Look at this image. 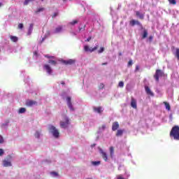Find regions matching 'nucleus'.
Masks as SVG:
<instances>
[{
    "label": "nucleus",
    "mask_w": 179,
    "mask_h": 179,
    "mask_svg": "<svg viewBox=\"0 0 179 179\" xmlns=\"http://www.w3.org/2000/svg\"><path fill=\"white\" fill-rule=\"evenodd\" d=\"M94 146H96V144H93V145H92V148H94Z\"/></svg>",
    "instance_id": "13d9d810"
},
{
    "label": "nucleus",
    "mask_w": 179,
    "mask_h": 179,
    "mask_svg": "<svg viewBox=\"0 0 179 179\" xmlns=\"http://www.w3.org/2000/svg\"><path fill=\"white\" fill-rule=\"evenodd\" d=\"M131 107L132 108H137V104H136V99H135L134 97H131Z\"/></svg>",
    "instance_id": "2eb2a0df"
},
{
    "label": "nucleus",
    "mask_w": 179,
    "mask_h": 179,
    "mask_svg": "<svg viewBox=\"0 0 179 179\" xmlns=\"http://www.w3.org/2000/svg\"><path fill=\"white\" fill-rule=\"evenodd\" d=\"M45 58H48L49 59L51 58H54L52 56H48V55H45Z\"/></svg>",
    "instance_id": "09e8293b"
},
{
    "label": "nucleus",
    "mask_w": 179,
    "mask_h": 179,
    "mask_svg": "<svg viewBox=\"0 0 179 179\" xmlns=\"http://www.w3.org/2000/svg\"><path fill=\"white\" fill-rule=\"evenodd\" d=\"M130 26H135L136 24L137 26H139L141 29H143V26L142 25V23L138 20H132L129 22Z\"/></svg>",
    "instance_id": "39448f33"
},
{
    "label": "nucleus",
    "mask_w": 179,
    "mask_h": 179,
    "mask_svg": "<svg viewBox=\"0 0 179 179\" xmlns=\"http://www.w3.org/2000/svg\"><path fill=\"white\" fill-rule=\"evenodd\" d=\"M48 64H52V65H57V62H55V60H49Z\"/></svg>",
    "instance_id": "473e14b6"
},
{
    "label": "nucleus",
    "mask_w": 179,
    "mask_h": 179,
    "mask_svg": "<svg viewBox=\"0 0 179 179\" xmlns=\"http://www.w3.org/2000/svg\"><path fill=\"white\" fill-rule=\"evenodd\" d=\"M145 93L148 94V96H151L152 97L155 96V94L152 90H150V88H149L148 86L145 87Z\"/></svg>",
    "instance_id": "f8f14e48"
},
{
    "label": "nucleus",
    "mask_w": 179,
    "mask_h": 179,
    "mask_svg": "<svg viewBox=\"0 0 179 179\" xmlns=\"http://www.w3.org/2000/svg\"><path fill=\"white\" fill-rule=\"evenodd\" d=\"M162 76V70H157L154 78L157 82H159V78Z\"/></svg>",
    "instance_id": "9b49d317"
},
{
    "label": "nucleus",
    "mask_w": 179,
    "mask_h": 179,
    "mask_svg": "<svg viewBox=\"0 0 179 179\" xmlns=\"http://www.w3.org/2000/svg\"><path fill=\"white\" fill-rule=\"evenodd\" d=\"M24 113H26V108H20V110H19V113L20 114H23Z\"/></svg>",
    "instance_id": "c85d7f7f"
},
{
    "label": "nucleus",
    "mask_w": 179,
    "mask_h": 179,
    "mask_svg": "<svg viewBox=\"0 0 179 179\" xmlns=\"http://www.w3.org/2000/svg\"><path fill=\"white\" fill-rule=\"evenodd\" d=\"M124 176L126 177L124 178H127V179L129 177H131V174L129 173V172L127 171V169L124 171Z\"/></svg>",
    "instance_id": "cd10ccee"
},
{
    "label": "nucleus",
    "mask_w": 179,
    "mask_h": 179,
    "mask_svg": "<svg viewBox=\"0 0 179 179\" xmlns=\"http://www.w3.org/2000/svg\"><path fill=\"white\" fill-rule=\"evenodd\" d=\"M98 149L101 155L102 159H103L105 162H108V155H107V152H104V150L100 148H98Z\"/></svg>",
    "instance_id": "7ed1b4c3"
},
{
    "label": "nucleus",
    "mask_w": 179,
    "mask_h": 179,
    "mask_svg": "<svg viewBox=\"0 0 179 179\" xmlns=\"http://www.w3.org/2000/svg\"><path fill=\"white\" fill-rule=\"evenodd\" d=\"M42 1H44V0H41Z\"/></svg>",
    "instance_id": "69168bd1"
},
{
    "label": "nucleus",
    "mask_w": 179,
    "mask_h": 179,
    "mask_svg": "<svg viewBox=\"0 0 179 179\" xmlns=\"http://www.w3.org/2000/svg\"><path fill=\"white\" fill-rule=\"evenodd\" d=\"M128 156H129L130 157H132V155L131 154H128Z\"/></svg>",
    "instance_id": "bf43d9fd"
},
{
    "label": "nucleus",
    "mask_w": 179,
    "mask_h": 179,
    "mask_svg": "<svg viewBox=\"0 0 179 179\" xmlns=\"http://www.w3.org/2000/svg\"><path fill=\"white\" fill-rule=\"evenodd\" d=\"M49 131L52 134L54 138H59V131L53 125H50Z\"/></svg>",
    "instance_id": "f257e3e1"
},
{
    "label": "nucleus",
    "mask_w": 179,
    "mask_h": 179,
    "mask_svg": "<svg viewBox=\"0 0 179 179\" xmlns=\"http://www.w3.org/2000/svg\"><path fill=\"white\" fill-rule=\"evenodd\" d=\"M1 6H2V3H0V8H1Z\"/></svg>",
    "instance_id": "052dcab7"
},
{
    "label": "nucleus",
    "mask_w": 179,
    "mask_h": 179,
    "mask_svg": "<svg viewBox=\"0 0 179 179\" xmlns=\"http://www.w3.org/2000/svg\"><path fill=\"white\" fill-rule=\"evenodd\" d=\"M124 132H125V129H117L115 134V136H117V138H121V136L124 135Z\"/></svg>",
    "instance_id": "6e6552de"
},
{
    "label": "nucleus",
    "mask_w": 179,
    "mask_h": 179,
    "mask_svg": "<svg viewBox=\"0 0 179 179\" xmlns=\"http://www.w3.org/2000/svg\"><path fill=\"white\" fill-rule=\"evenodd\" d=\"M63 1H66V0H63Z\"/></svg>",
    "instance_id": "0e129e2a"
},
{
    "label": "nucleus",
    "mask_w": 179,
    "mask_h": 179,
    "mask_svg": "<svg viewBox=\"0 0 179 179\" xmlns=\"http://www.w3.org/2000/svg\"><path fill=\"white\" fill-rule=\"evenodd\" d=\"M61 85H65V82L62 81V82H61Z\"/></svg>",
    "instance_id": "5fc2aeb1"
},
{
    "label": "nucleus",
    "mask_w": 179,
    "mask_h": 179,
    "mask_svg": "<svg viewBox=\"0 0 179 179\" xmlns=\"http://www.w3.org/2000/svg\"><path fill=\"white\" fill-rule=\"evenodd\" d=\"M23 27H24V26H23L22 23H20V24H18V29H23Z\"/></svg>",
    "instance_id": "ea45409f"
},
{
    "label": "nucleus",
    "mask_w": 179,
    "mask_h": 179,
    "mask_svg": "<svg viewBox=\"0 0 179 179\" xmlns=\"http://www.w3.org/2000/svg\"><path fill=\"white\" fill-rule=\"evenodd\" d=\"M146 37H148V31L144 29L143 33V38H146Z\"/></svg>",
    "instance_id": "a878e982"
},
{
    "label": "nucleus",
    "mask_w": 179,
    "mask_h": 179,
    "mask_svg": "<svg viewBox=\"0 0 179 179\" xmlns=\"http://www.w3.org/2000/svg\"><path fill=\"white\" fill-rule=\"evenodd\" d=\"M10 40L13 41V43H17L19 38L11 35L10 36Z\"/></svg>",
    "instance_id": "a211bd4d"
},
{
    "label": "nucleus",
    "mask_w": 179,
    "mask_h": 179,
    "mask_svg": "<svg viewBox=\"0 0 179 179\" xmlns=\"http://www.w3.org/2000/svg\"><path fill=\"white\" fill-rule=\"evenodd\" d=\"M34 24H30L29 29H28V36H30L31 34V33L33 32V27H34Z\"/></svg>",
    "instance_id": "aec40b11"
},
{
    "label": "nucleus",
    "mask_w": 179,
    "mask_h": 179,
    "mask_svg": "<svg viewBox=\"0 0 179 179\" xmlns=\"http://www.w3.org/2000/svg\"><path fill=\"white\" fill-rule=\"evenodd\" d=\"M62 64H64V65H73L76 61L73 59H70L69 60H62Z\"/></svg>",
    "instance_id": "0eeeda50"
},
{
    "label": "nucleus",
    "mask_w": 179,
    "mask_h": 179,
    "mask_svg": "<svg viewBox=\"0 0 179 179\" xmlns=\"http://www.w3.org/2000/svg\"><path fill=\"white\" fill-rule=\"evenodd\" d=\"M97 48H99V45H96L93 48H90L89 45L84 46V50L85 51V52H93L96 51V50H97Z\"/></svg>",
    "instance_id": "20e7f679"
},
{
    "label": "nucleus",
    "mask_w": 179,
    "mask_h": 179,
    "mask_svg": "<svg viewBox=\"0 0 179 179\" xmlns=\"http://www.w3.org/2000/svg\"><path fill=\"white\" fill-rule=\"evenodd\" d=\"M57 15H58V13H54L53 15H52V19H54V17H57Z\"/></svg>",
    "instance_id": "a19ab883"
},
{
    "label": "nucleus",
    "mask_w": 179,
    "mask_h": 179,
    "mask_svg": "<svg viewBox=\"0 0 179 179\" xmlns=\"http://www.w3.org/2000/svg\"><path fill=\"white\" fill-rule=\"evenodd\" d=\"M101 162L100 161H97V162H92V164H93V166H99L101 164Z\"/></svg>",
    "instance_id": "c756f323"
},
{
    "label": "nucleus",
    "mask_w": 179,
    "mask_h": 179,
    "mask_svg": "<svg viewBox=\"0 0 179 179\" xmlns=\"http://www.w3.org/2000/svg\"><path fill=\"white\" fill-rule=\"evenodd\" d=\"M92 40V36H90L88 38H87V40H85V41H90Z\"/></svg>",
    "instance_id": "8fccbe9b"
},
{
    "label": "nucleus",
    "mask_w": 179,
    "mask_h": 179,
    "mask_svg": "<svg viewBox=\"0 0 179 179\" xmlns=\"http://www.w3.org/2000/svg\"><path fill=\"white\" fill-rule=\"evenodd\" d=\"M99 89H104V84L101 83V84L99 85Z\"/></svg>",
    "instance_id": "58836bf2"
},
{
    "label": "nucleus",
    "mask_w": 179,
    "mask_h": 179,
    "mask_svg": "<svg viewBox=\"0 0 179 179\" xmlns=\"http://www.w3.org/2000/svg\"><path fill=\"white\" fill-rule=\"evenodd\" d=\"M102 65H107V62L103 63Z\"/></svg>",
    "instance_id": "4d7b16f0"
},
{
    "label": "nucleus",
    "mask_w": 179,
    "mask_h": 179,
    "mask_svg": "<svg viewBox=\"0 0 179 179\" xmlns=\"http://www.w3.org/2000/svg\"><path fill=\"white\" fill-rule=\"evenodd\" d=\"M136 71H139V66H136Z\"/></svg>",
    "instance_id": "864d4df0"
},
{
    "label": "nucleus",
    "mask_w": 179,
    "mask_h": 179,
    "mask_svg": "<svg viewBox=\"0 0 179 179\" xmlns=\"http://www.w3.org/2000/svg\"><path fill=\"white\" fill-rule=\"evenodd\" d=\"M44 69H45L47 73H48V75H51L52 73V69H51V66H50V65L48 64H45L43 66Z\"/></svg>",
    "instance_id": "9d476101"
},
{
    "label": "nucleus",
    "mask_w": 179,
    "mask_h": 179,
    "mask_svg": "<svg viewBox=\"0 0 179 179\" xmlns=\"http://www.w3.org/2000/svg\"><path fill=\"white\" fill-rule=\"evenodd\" d=\"M171 138H173L175 141H179V133L176 134V135L171 136Z\"/></svg>",
    "instance_id": "5701e85b"
},
{
    "label": "nucleus",
    "mask_w": 179,
    "mask_h": 179,
    "mask_svg": "<svg viewBox=\"0 0 179 179\" xmlns=\"http://www.w3.org/2000/svg\"><path fill=\"white\" fill-rule=\"evenodd\" d=\"M118 128H120V124L117 122H113V131H117Z\"/></svg>",
    "instance_id": "f3484780"
},
{
    "label": "nucleus",
    "mask_w": 179,
    "mask_h": 179,
    "mask_svg": "<svg viewBox=\"0 0 179 179\" xmlns=\"http://www.w3.org/2000/svg\"><path fill=\"white\" fill-rule=\"evenodd\" d=\"M36 104H37V101H36L28 100L26 101V106L27 107H31L32 106H34Z\"/></svg>",
    "instance_id": "ddd939ff"
},
{
    "label": "nucleus",
    "mask_w": 179,
    "mask_h": 179,
    "mask_svg": "<svg viewBox=\"0 0 179 179\" xmlns=\"http://www.w3.org/2000/svg\"><path fill=\"white\" fill-rule=\"evenodd\" d=\"M68 125H69V118L67 117H64V122L60 121V127L62 128H68Z\"/></svg>",
    "instance_id": "f03ea898"
},
{
    "label": "nucleus",
    "mask_w": 179,
    "mask_h": 179,
    "mask_svg": "<svg viewBox=\"0 0 179 179\" xmlns=\"http://www.w3.org/2000/svg\"><path fill=\"white\" fill-rule=\"evenodd\" d=\"M179 133V127L178 126H174L170 133V136H173L176 135V134Z\"/></svg>",
    "instance_id": "423d86ee"
},
{
    "label": "nucleus",
    "mask_w": 179,
    "mask_h": 179,
    "mask_svg": "<svg viewBox=\"0 0 179 179\" xmlns=\"http://www.w3.org/2000/svg\"><path fill=\"white\" fill-rule=\"evenodd\" d=\"M136 16L138 17V19H141V20L145 19V14H143L141 11H136Z\"/></svg>",
    "instance_id": "4468645a"
},
{
    "label": "nucleus",
    "mask_w": 179,
    "mask_h": 179,
    "mask_svg": "<svg viewBox=\"0 0 179 179\" xmlns=\"http://www.w3.org/2000/svg\"><path fill=\"white\" fill-rule=\"evenodd\" d=\"M119 55H122V53L120 52V53H119Z\"/></svg>",
    "instance_id": "680f3d73"
},
{
    "label": "nucleus",
    "mask_w": 179,
    "mask_h": 179,
    "mask_svg": "<svg viewBox=\"0 0 179 179\" xmlns=\"http://www.w3.org/2000/svg\"><path fill=\"white\" fill-rule=\"evenodd\" d=\"M110 155H113V147H110Z\"/></svg>",
    "instance_id": "603ef678"
},
{
    "label": "nucleus",
    "mask_w": 179,
    "mask_h": 179,
    "mask_svg": "<svg viewBox=\"0 0 179 179\" xmlns=\"http://www.w3.org/2000/svg\"><path fill=\"white\" fill-rule=\"evenodd\" d=\"M168 1L171 5H176V3H177V1L176 0H168Z\"/></svg>",
    "instance_id": "2f4dec72"
},
{
    "label": "nucleus",
    "mask_w": 179,
    "mask_h": 179,
    "mask_svg": "<svg viewBox=\"0 0 179 179\" xmlns=\"http://www.w3.org/2000/svg\"><path fill=\"white\" fill-rule=\"evenodd\" d=\"M118 170L119 171L124 170L125 171L127 170V168H125L124 165H119Z\"/></svg>",
    "instance_id": "bb28decb"
},
{
    "label": "nucleus",
    "mask_w": 179,
    "mask_h": 179,
    "mask_svg": "<svg viewBox=\"0 0 179 179\" xmlns=\"http://www.w3.org/2000/svg\"><path fill=\"white\" fill-rule=\"evenodd\" d=\"M120 8H121V4H118V8H117V9H120Z\"/></svg>",
    "instance_id": "6e6d98bb"
},
{
    "label": "nucleus",
    "mask_w": 179,
    "mask_h": 179,
    "mask_svg": "<svg viewBox=\"0 0 179 179\" xmlns=\"http://www.w3.org/2000/svg\"><path fill=\"white\" fill-rule=\"evenodd\" d=\"M0 143H3V137L0 135Z\"/></svg>",
    "instance_id": "79ce46f5"
},
{
    "label": "nucleus",
    "mask_w": 179,
    "mask_h": 179,
    "mask_svg": "<svg viewBox=\"0 0 179 179\" xmlns=\"http://www.w3.org/2000/svg\"><path fill=\"white\" fill-rule=\"evenodd\" d=\"M176 51L174 53V55H175V57H176L178 61H179V48H176Z\"/></svg>",
    "instance_id": "4be33fe9"
},
{
    "label": "nucleus",
    "mask_w": 179,
    "mask_h": 179,
    "mask_svg": "<svg viewBox=\"0 0 179 179\" xmlns=\"http://www.w3.org/2000/svg\"><path fill=\"white\" fill-rule=\"evenodd\" d=\"M132 64H133L132 60H129L128 62V66H131Z\"/></svg>",
    "instance_id": "37998d69"
},
{
    "label": "nucleus",
    "mask_w": 179,
    "mask_h": 179,
    "mask_svg": "<svg viewBox=\"0 0 179 179\" xmlns=\"http://www.w3.org/2000/svg\"><path fill=\"white\" fill-rule=\"evenodd\" d=\"M51 174H52V176H58V173H57V172H51Z\"/></svg>",
    "instance_id": "a18cd8bd"
},
{
    "label": "nucleus",
    "mask_w": 179,
    "mask_h": 179,
    "mask_svg": "<svg viewBox=\"0 0 179 179\" xmlns=\"http://www.w3.org/2000/svg\"><path fill=\"white\" fill-rule=\"evenodd\" d=\"M101 52H104V47L100 48V49L98 50V54H101Z\"/></svg>",
    "instance_id": "72a5a7b5"
},
{
    "label": "nucleus",
    "mask_w": 179,
    "mask_h": 179,
    "mask_svg": "<svg viewBox=\"0 0 179 179\" xmlns=\"http://www.w3.org/2000/svg\"><path fill=\"white\" fill-rule=\"evenodd\" d=\"M78 24V20H75L73 22H70V24H71L72 26H73L74 24Z\"/></svg>",
    "instance_id": "c9c22d12"
},
{
    "label": "nucleus",
    "mask_w": 179,
    "mask_h": 179,
    "mask_svg": "<svg viewBox=\"0 0 179 179\" xmlns=\"http://www.w3.org/2000/svg\"><path fill=\"white\" fill-rule=\"evenodd\" d=\"M45 10V8H39L36 11H35V13H40V12H44Z\"/></svg>",
    "instance_id": "b1692460"
},
{
    "label": "nucleus",
    "mask_w": 179,
    "mask_h": 179,
    "mask_svg": "<svg viewBox=\"0 0 179 179\" xmlns=\"http://www.w3.org/2000/svg\"><path fill=\"white\" fill-rule=\"evenodd\" d=\"M100 129L104 131L106 129V125H102L101 127H100Z\"/></svg>",
    "instance_id": "c03bdc74"
},
{
    "label": "nucleus",
    "mask_w": 179,
    "mask_h": 179,
    "mask_svg": "<svg viewBox=\"0 0 179 179\" xmlns=\"http://www.w3.org/2000/svg\"><path fill=\"white\" fill-rule=\"evenodd\" d=\"M8 124H9V120H7V121L6 122V123H3V124H1V127H8Z\"/></svg>",
    "instance_id": "f704fd0d"
},
{
    "label": "nucleus",
    "mask_w": 179,
    "mask_h": 179,
    "mask_svg": "<svg viewBox=\"0 0 179 179\" xmlns=\"http://www.w3.org/2000/svg\"><path fill=\"white\" fill-rule=\"evenodd\" d=\"M35 138H40V132L36 131L35 133Z\"/></svg>",
    "instance_id": "4c0bfd02"
},
{
    "label": "nucleus",
    "mask_w": 179,
    "mask_h": 179,
    "mask_svg": "<svg viewBox=\"0 0 179 179\" xmlns=\"http://www.w3.org/2000/svg\"><path fill=\"white\" fill-rule=\"evenodd\" d=\"M66 101H67V106L69 108H70L71 111H73L74 109H73V106H72L71 96H67Z\"/></svg>",
    "instance_id": "1a4fd4ad"
},
{
    "label": "nucleus",
    "mask_w": 179,
    "mask_h": 179,
    "mask_svg": "<svg viewBox=\"0 0 179 179\" xmlns=\"http://www.w3.org/2000/svg\"><path fill=\"white\" fill-rule=\"evenodd\" d=\"M165 104V107L166 108V110H168V111H170L171 110V107H170V103H167V102H164Z\"/></svg>",
    "instance_id": "393cba45"
},
{
    "label": "nucleus",
    "mask_w": 179,
    "mask_h": 179,
    "mask_svg": "<svg viewBox=\"0 0 179 179\" xmlns=\"http://www.w3.org/2000/svg\"><path fill=\"white\" fill-rule=\"evenodd\" d=\"M119 87H124V82L120 81L118 84Z\"/></svg>",
    "instance_id": "e433bc0d"
},
{
    "label": "nucleus",
    "mask_w": 179,
    "mask_h": 179,
    "mask_svg": "<svg viewBox=\"0 0 179 179\" xmlns=\"http://www.w3.org/2000/svg\"><path fill=\"white\" fill-rule=\"evenodd\" d=\"M61 31H62V26H59L57 27L55 29L54 33L57 34V33H61Z\"/></svg>",
    "instance_id": "412c9836"
},
{
    "label": "nucleus",
    "mask_w": 179,
    "mask_h": 179,
    "mask_svg": "<svg viewBox=\"0 0 179 179\" xmlns=\"http://www.w3.org/2000/svg\"><path fill=\"white\" fill-rule=\"evenodd\" d=\"M3 155V150L0 148V156H2Z\"/></svg>",
    "instance_id": "de8ad7c7"
},
{
    "label": "nucleus",
    "mask_w": 179,
    "mask_h": 179,
    "mask_svg": "<svg viewBox=\"0 0 179 179\" xmlns=\"http://www.w3.org/2000/svg\"><path fill=\"white\" fill-rule=\"evenodd\" d=\"M3 165L4 167H10V166H12V163H10V162L4 160L3 162Z\"/></svg>",
    "instance_id": "6ab92c4d"
},
{
    "label": "nucleus",
    "mask_w": 179,
    "mask_h": 179,
    "mask_svg": "<svg viewBox=\"0 0 179 179\" xmlns=\"http://www.w3.org/2000/svg\"><path fill=\"white\" fill-rule=\"evenodd\" d=\"M149 41H152L153 40V36H150L148 38Z\"/></svg>",
    "instance_id": "3c124183"
},
{
    "label": "nucleus",
    "mask_w": 179,
    "mask_h": 179,
    "mask_svg": "<svg viewBox=\"0 0 179 179\" xmlns=\"http://www.w3.org/2000/svg\"><path fill=\"white\" fill-rule=\"evenodd\" d=\"M79 31H84V30L86 29V25H83L81 27H79Z\"/></svg>",
    "instance_id": "7c9ffc66"
},
{
    "label": "nucleus",
    "mask_w": 179,
    "mask_h": 179,
    "mask_svg": "<svg viewBox=\"0 0 179 179\" xmlns=\"http://www.w3.org/2000/svg\"><path fill=\"white\" fill-rule=\"evenodd\" d=\"M44 40V38L42 39V41Z\"/></svg>",
    "instance_id": "e2e57ef3"
},
{
    "label": "nucleus",
    "mask_w": 179,
    "mask_h": 179,
    "mask_svg": "<svg viewBox=\"0 0 179 179\" xmlns=\"http://www.w3.org/2000/svg\"><path fill=\"white\" fill-rule=\"evenodd\" d=\"M29 2H30V0H25V1L24 2V4L27 5Z\"/></svg>",
    "instance_id": "49530a36"
},
{
    "label": "nucleus",
    "mask_w": 179,
    "mask_h": 179,
    "mask_svg": "<svg viewBox=\"0 0 179 179\" xmlns=\"http://www.w3.org/2000/svg\"><path fill=\"white\" fill-rule=\"evenodd\" d=\"M93 110L95 113H98V114H101V113H103V108H101V106L94 107Z\"/></svg>",
    "instance_id": "dca6fc26"
}]
</instances>
